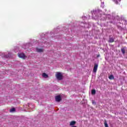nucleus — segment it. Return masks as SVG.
Here are the masks:
<instances>
[{"mask_svg": "<svg viewBox=\"0 0 127 127\" xmlns=\"http://www.w3.org/2000/svg\"><path fill=\"white\" fill-rule=\"evenodd\" d=\"M91 94L92 95H95L96 94V90L92 89V90L91 91Z\"/></svg>", "mask_w": 127, "mask_h": 127, "instance_id": "12", "label": "nucleus"}, {"mask_svg": "<svg viewBox=\"0 0 127 127\" xmlns=\"http://www.w3.org/2000/svg\"><path fill=\"white\" fill-rule=\"evenodd\" d=\"M36 50H37V52H39V53L43 52L44 51L43 49L37 48Z\"/></svg>", "mask_w": 127, "mask_h": 127, "instance_id": "7", "label": "nucleus"}, {"mask_svg": "<svg viewBox=\"0 0 127 127\" xmlns=\"http://www.w3.org/2000/svg\"><path fill=\"white\" fill-rule=\"evenodd\" d=\"M56 77L58 80L61 81L63 79V75L61 74V72H57L56 74Z\"/></svg>", "mask_w": 127, "mask_h": 127, "instance_id": "1", "label": "nucleus"}, {"mask_svg": "<svg viewBox=\"0 0 127 127\" xmlns=\"http://www.w3.org/2000/svg\"><path fill=\"white\" fill-rule=\"evenodd\" d=\"M104 126L105 127H109V125H108V123L106 120H105L104 121Z\"/></svg>", "mask_w": 127, "mask_h": 127, "instance_id": "11", "label": "nucleus"}, {"mask_svg": "<svg viewBox=\"0 0 127 127\" xmlns=\"http://www.w3.org/2000/svg\"><path fill=\"white\" fill-rule=\"evenodd\" d=\"M76 125V121H72L69 123V126H71V127L73 126H75Z\"/></svg>", "mask_w": 127, "mask_h": 127, "instance_id": "5", "label": "nucleus"}, {"mask_svg": "<svg viewBox=\"0 0 127 127\" xmlns=\"http://www.w3.org/2000/svg\"><path fill=\"white\" fill-rule=\"evenodd\" d=\"M42 76L44 77V78H48V75L45 72L43 73Z\"/></svg>", "mask_w": 127, "mask_h": 127, "instance_id": "8", "label": "nucleus"}, {"mask_svg": "<svg viewBox=\"0 0 127 127\" xmlns=\"http://www.w3.org/2000/svg\"><path fill=\"white\" fill-rule=\"evenodd\" d=\"M100 55H97V58H99V57H100Z\"/></svg>", "mask_w": 127, "mask_h": 127, "instance_id": "15", "label": "nucleus"}, {"mask_svg": "<svg viewBox=\"0 0 127 127\" xmlns=\"http://www.w3.org/2000/svg\"><path fill=\"white\" fill-rule=\"evenodd\" d=\"M96 12H95V11H93V13H95Z\"/></svg>", "mask_w": 127, "mask_h": 127, "instance_id": "17", "label": "nucleus"}, {"mask_svg": "<svg viewBox=\"0 0 127 127\" xmlns=\"http://www.w3.org/2000/svg\"><path fill=\"white\" fill-rule=\"evenodd\" d=\"M10 112L11 113L12 112H15V108H13L10 110Z\"/></svg>", "mask_w": 127, "mask_h": 127, "instance_id": "14", "label": "nucleus"}, {"mask_svg": "<svg viewBox=\"0 0 127 127\" xmlns=\"http://www.w3.org/2000/svg\"><path fill=\"white\" fill-rule=\"evenodd\" d=\"M109 79H110V80H114V79H115V77L114 75H111L109 76Z\"/></svg>", "mask_w": 127, "mask_h": 127, "instance_id": "9", "label": "nucleus"}, {"mask_svg": "<svg viewBox=\"0 0 127 127\" xmlns=\"http://www.w3.org/2000/svg\"><path fill=\"white\" fill-rule=\"evenodd\" d=\"M97 71H98V64H95L93 72V73H97Z\"/></svg>", "mask_w": 127, "mask_h": 127, "instance_id": "3", "label": "nucleus"}, {"mask_svg": "<svg viewBox=\"0 0 127 127\" xmlns=\"http://www.w3.org/2000/svg\"><path fill=\"white\" fill-rule=\"evenodd\" d=\"M94 101H93V102H92V104H94Z\"/></svg>", "mask_w": 127, "mask_h": 127, "instance_id": "16", "label": "nucleus"}, {"mask_svg": "<svg viewBox=\"0 0 127 127\" xmlns=\"http://www.w3.org/2000/svg\"><path fill=\"white\" fill-rule=\"evenodd\" d=\"M108 42H109L110 43H113V42H115V40L114 39V38L110 37Z\"/></svg>", "mask_w": 127, "mask_h": 127, "instance_id": "6", "label": "nucleus"}, {"mask_svg": "<svg viewBox=\"0 0 127 127\" xmlns=\"http://www.w3.org/2000/svg\"><path fill=\"white\" fill-rule=\"evenodd\" d=\"M18 56L19 58H22V59H25V58H26V56L23 53H18Z\"/></svg>", "mask_w": 127, "mask_h": 127, "instance_id": "2", "label": "nucleus"}, {"mask_svg": "<svg viewBox=\"0 0 127 127\" xmlns=\"http://www.w3.org/2000/svg\"><path fill=\"white\" fill-rule=\"evenodd\" d=\"M121 52L123 54H125L126 53V50L125 49V48L121 49Z\"/></svg>", "mask_w": 127, "mask_h": 127, "instance_id": "10", "label": "nucleus"}, {"mask_svg": "<svg viewBox=\"0 0 127 127\" xmlns=\"http://www.w3.org/2000/svg\"><path fill=\"white\" fill-rule=\"evenodd\" d=\"M55 99H56V102H61L62 98H61V95H58L57 96L55 97Z\"/></svg>", "mask_w": 127, "mask_h": 127, "instance_id": "4", "label": "nucleus"}, {"mask_svg": "<svg viewBox=\"0 0 127 127\" xmlns=\"http://www.w3.org/2000/svg\"><path fill=\"white\" fill-rule=\"evenodd\" d=\"M101 6L102 7V8H104L105 7V3L104 2H102L101 4Z\"/></svg>", "mask_w": 127, "mask_h": 127, "instance_id": "13", "label": "nucleus"}]
</instances>
